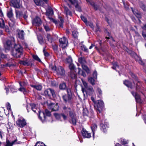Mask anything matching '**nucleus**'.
I'll list each match as a JSON object with an SVG mask.
<instances>
[{"label":"nucleus","mask_w":146,"mask_h":146,"mask_svg":"<svg viewBox=\"0 0 146 146\" xmlns=\"http://www.w3.org/2000/svg\"><path fill=\"white\" fill-rule=\"evenodd\" d=\"M11 90L13 93L17 91V90L15 89L14 87H11Z\"/></svg>","instance_id":"obj_55"},{"label":"nucleus","mask_w":146,"mask_h":146,"mask_svg":"<svg viewBox=\"0 0 146 146\" xmlns=\"http://www.w3.org/2000/svg\"><path fill=\"white\" fill-rule=\"evenodd\" d=\"M69 116L70 119L69 120V122L74 125H75L76 124V115L75 112L73 110L68 114Z\"/></svg>","instance_id":"obj_3"},{"label":"nucleus","mask_w":146,"mask_h":146,"mask_svg":"<svg viewBox=\"0 0 146 146\" xmlns=\"http://www.w3.org/2000/svg\"><path fill=\"white\" fill-rule=\"evenodd\" d=\"M94 78H95L96 79L97 78V73L96 71H94V72L93 74Z\"/></svg>","instance_id":"obj_61"},{"label":"nucleus","mask_w":146,"mask_h":146,"mask_svg":"<svg viewBox=\"0 0 146 146\" xmlns=\"http://www.w3.org/2000/svg\"><path fill=\"white\" fill-rule=\"evenodd\" d=\"M82 72L81 75H82L83 77H85L86 76V74L85 72L83 71H82L81 68H78V73L80 74V72Z\"/></svg>","instance_id":"obj_44"},{"label":"nucleus","mask_w":146,"mask_h":146,"mask_svg":"<svg viewBox=\"0 0 146 146\" xmlns=\"http://www.w3.org/2000/svg\"><path fill=\"white\" fill-rule=\"evenodd\" d=\"M20 63L21 64H23L24 65H27V66H29V64L27 62H25L23 61H21L20 62Z\"/></svg>","instance_id":"obj_59"},{"label":"nucleus","mask_w":146,"mask_h":146,"mask_svg":"<svg viewBox=\"0 0 146 146\" xmlns=\"http://www.w3.org/2000/svg\"><path fill=\"white\" fill-rule=\"evenodd\" d=\"M119 68L118 65L117 64V62H115L113 64V66L112 67V68L113 69L116 70V69Z\"/></svg>","instance_id":"obj_51"},{"label":"nucleus","mask_w":146,"mask_h":146,"mask_svg":"<svg viewBox=\"0 0 146 146\" xmlns=\"http://www.w3.org/2000/svg\"><path fill=\"white\" fill-rule=\"evenodd\" d=\"M61 116L62 117L64 120H66L67 118V116L65 115L64 113H61Z\"/></svg>","instance_id":"obj_62"},{"label":"nucleus","mask_w":146,"mask_h":146,"mask_svg":"<svg viewBox=\"0 0 146 146\" xmlns=\"http://www.w3.org/2000/svg\"><path fill=\"white\" fill-rule=\"evenodd\" d=\"M54 115L55 117L58 120H59L60 119L61 116V114H58V113H54Z\"/></svg>","instance_id":"obj_40"},{"label":"nucleus","mask_w":146,"mask_h":146,"mask_svg":"<svg viewBox=\"0 0 146 146\" xmlns=\"http://www.w3.org/2000/svg\"><path fill=\"white\" fill-rule=\"evenodd\" d=\"M88 81L92 85H94L95 84L94 80L93 78H88Z\"/></svg>","instance_id":"obj_43"},{"label":"nucleus","mask_w":146,"mask_h":146,"mask_svg":"<svg viewBox=\"0 0 146 146\" xmlns=\"http://www.w3.org/2000/svg\"><path fill=\"white\" fill-rule=\"evenodd\" d=\"M100 127L101 129L104 133H106V127L105 125L103 123L100 124Z\"/></svg>","instance_id":"obj_32"},{"label":"nucleus","mask_w":146,"mask_h":146,"mask_svg":"<svg viewBox=\"0 0 146 146\" xmlns=\"http://www.w3.org/2000/svg\"><path fill=\"white\" fill-rule=\"evenodd\" d=\"M13 48L11 52L13 56L16 58H20L23 55V47L19 44H16L15 43L14 38L10 36V47Z\"/></svg>","instance_id":"obj_1"},{"label":"nucleus","mask_w":146,"mask_h":146,"mask_svg":"<svg viewBox=\"0 0 146 146\" xmlns=\"http://www.w3.org/2000/svg\"><path fill=\"white\" fill-rule=\"evenodd\" d=\"M132 11L134 14L139 19L141 18V15L140 12L136 9H133L131 8Z\"/></svg>","instance_id":"obj_16"},{"label":"nucleus","mask_w":146,"mask_h":146,"mask_svg":"<svg viewBox=\"0 0 146 146\" xmlns=\"http://www.w3.org/2000/svg\"><path fill=\"white\" fill-rule=\"evenodd\" d=\"M66 84L64 82H62L60 84L59 86V88L60 90H64L66 88Z\"/></svg>","instance_id":"obj_26"},{"label":"nucleus","mask_w":146,"mask_h":146,"mask_svg":"<svg viewBox=\"0 0 146 146\" xmlns=\"http://www.w3.org/2000/svg\"><path fill=\"white\" fill-rule=\"evenodd\" d=\"M38 39L39 43L42 45L44 43V41L43 38L41 36H38Z\"/></svg>","instance_id":"obj_35"},{"label":"nucleus","mask_w":146,"mask_h":146,"mask_svg":"<svg viewBox=\"0 0 146 146\" xmlns=\"http://www.w3.org/2000/svg\"><path fill=\"white\" fill-rule=\"evenodd\" d=\"M62 108L64 112L67 115H68L72 110L70 108L68 107H67L65 106H63Z\"/></svg>","instance_id":"obj_17"},{"label":"nucleus","mask_w":146,"mask_h":146,"mask_svg":"<svg viewBox=\"0 0 146 146\" xmlns=\"http://www.w3.org/2000/svg\"><path fill=\"white\" fill-rule=\"evenodd\" d=\"M140 7L144 11H146V7L145 5L142 3L140 5Z\"/></svg>","instance_id":"obj_50"},{"label":"nucleus","mask_w":146,"mask_h":146,"mask_svg":"<svg viewBox=\"0 0 146 146\" xmlns=\"http://www.w3.org/2000/svg\"><path fill=\"white\" fill-rule=\"evenodd\" d=\"M38 111L39 112V115H38V118L41 121H42V118L40 116V114L41 113H42L43 116L44 117V119H45L46 118V116L45 115V113L44 112H41V111Z\"/></svg>","instance_id":"obj_37"},{"label":"nucleus","mask_w":146,"mask_h":146,"mask_svg":"<svg viewBox=\"0 0 146 146\" xmlns=\"http://www.w3.org/2000/svg\"><path fill=\"white\" fill-rule=\"evenodd\" d=\"M139 63L142 65H144V64L141 58H140L138 60Z\"/></svg>","instance_id":"obj_64"},{"label":"nucleus","mask_w":146,"mask_h":146,"mask_svg":"<svg viewBox=\"0 0 146 146\" xmlns=\"http://www.w3.org/2000/svg\"><path fill=\"white\" fill-rule=\"evenodd\" d=\"M123 84L128 88H129L131 89L133 88L132 83L128 80H125L123 81Z\"/></svg>","instance_id":"obj_19"},{"label":"nucleus","mask_w":146,"mask_h":146,"mask_svg":"<svg viewBox=\"0 0 146 146\" xmlns=\"http://www.w3.org/2000/svg\"><path fill=\"white\" fill-rule=\"evenodd\" d=\"M35 3L38 6H42L44 4L43 1L41 0H34Z\"/></svg>","instance_id":"obj_22"},{"label":"nucleus","mask_w":146,"mask_h":146,"mask_svg":"<svg viewBox=\"0 0 146 146\" xmlns=\"http://www.w3.org/2000/svg\"><path fill=\"white\" fill-rule=\"evenodd\" d=\"M67 0H65V2H67ZM72 5H74L77 11L80 12L81 11V8L79 5L78 2L77 0H68Z\"/></svg>","instance_id":"obj_6"},{"label":"nucleus","mask_w":146,"mask_h":146,"mask_svg":"<svg viewBox=\"0 0 146 146\" xmlns=\"http://www.w3.org/2000/svg\"><path fill=\"white\" fill-rule=\"evenodd\" d=\"M86 24L87 26H89L91 28L93 29H94V26L92 23L89 22H87Z\"/></svg>","instance_id":"obj_49"},{"label":"nucleus","mask_w":146,"mask_h":146,"mask_svg":"<svg viewBox=\"0 0 146 146\" xmlns=\"http://www.w3.org/2000/svg\"><path fill=\"white\" fill-rule=\"evenodd\" d=\"M53 14V10L50 8H49L46 12V15L47 16H50L52 15Z\"/></svg>","instance_id":"obj_25"},{"label":"nucleus","mask_w":146,"mask_h":146,"mask_svg":"<svg viewBox=\"0 0 146 146\" xmlns=\"http://www.w3.org/2000/svg\"><path fill=\"white\" fill-rule=\"evenodd\" d=\"M48 108L52 110V111H56L58 110L59 106L57 103H50L48 106Z\"/></svg>","instance_id":"obj_9"},{"label":"nucleus","mask_w":146,"mask_h":146,"mask_svg":"<svg viewBox=\"0 0 146 146\" xmlns=\"http://www.w3.org/2000/svg\"><path fill=\"white\" fill-rule=\"evenodd\" d=\"M45 112L46 115L48 116H50L51 115L50 112L48 110L46 109L45 110Z\"/></svg>","instance_id":"obj_52"},{"label":"nucleus","mask_w":146,"mask_h":146,"mask_svg":"<svg viewBox=\"0 0 146 146\" xmlns=\"http://www.w3.org/2000/svg\"><path fill=\"white\" fill-rule=\"evenodd\" d=\"M19 84L20 86V88L18 89L19 91L23 92L24 94H27L29 92L24 87L27 85V83L26 82L24 81L20 82Z\"/></svg>","instance_id":"obj_7"},{"label":"nucleus","mask_w":146,"mask_h":146,"mask_svg":"<svg viewBox=\"0 0 146 146\" xmlns=\"http://www.w3.org/2000/svg\"><path fill=\"white\" fill-rule=\"evenodd\" d=\"M67 94H64L62 96L64 102L66 104H71L72 102V95L70 88L66 89Z\"/></svg>","instance_id":"obj_2"},{"label":"nucleus","mask_w":146,"mask_h":146,"mask_svg":"<svg viewBox=\"0 0 146 146\" xmlns=\"http://www.w3.org/2000/svg\"><path fill=\"white\" fill-rule=\"evenodd\" d=\"M60 46L62 48H64L67 46L68 44V40L65 37H63L59 39Z\"/></svg>","instance_id":"obj_5"},{"label":"nucleus","mask_w":146,"mask_h":146,"mask_svg":"<svg viewBox=\"0 0 146 146\" xmlns=\"http://www.w3.org/2000/svg\"><path fill=\"white\" fill-rule=\"evenodd\" d=\"M69 67V68L70 70V71H75V66L72 63L70 64Z\"/></svg>","instance_id":"obj_34"},{"label":"nucleus","mask_w":146,"mask_h":146,"mask_svg":"<svg viewBox=\"0 0 146 146\" xmlns=\"http://www.w3.org/2000/svg\"><path fill=\"white\" fill-rule=\"evenodd\" d=\"M82 136L84 138H89L91 137V134L88 132L84 129H83L82 131Z\"/></svg>","instance_id":"obj_14"},{"label":"nucleus","mask_w":146,"mask_h":146,"mask_svg":"<svg viewBox=\"0 0 146 146\" xmlns=\"http://www.w3.org/2000/svg\"><path fill=\"white\" fill-rule=\"evenodd\" d=\"M50 92V96L51 95L53 98H55L56 97V95L54 89L51 88Z\"/></svg>","instance_id":"obj_41"},{"label":"nucleus","mask_w":146,"mask_h":146,"mask_svg":"<svg viewBox=\"0 0 146 146\" xmlns=\"http://www.w3.org/2000/svg\"><path fill=\"white\" fill-rule=\"evenodd\" d=\"M47 18L50 20L52 21L54 23L56 24L57 23V21H56L54 20L53 18L50 17L49 16H48Z\"/></svg>","instance_id":"obj_57"},{"label":"nucleus","mask_w":146,"mask_h":146,"mask_svg":"<svg viewBox=\"0 0 146 146\" xmlns=\"http://www.w3.org/2000/svg\"><path fill=\"white\" fill-rule=\"evenodd\" d=\"M82 66L83 70H85L87 73L88 74L90 73V71L89 69L87 66L84 64H82Z\"/></svg>","instance_id":"obj_31"},{"label":"nucleus","mask_w":146,"mask_h":146,"mask_svg":"<svg viewBox=\"0 0 146 146\" xmlns=\"http://www.w3.org/2000/svg\"><path fill=\"white\" fill-rule=\"evenodd\" d=\"M135 98L137 102H140L141 101L140 95L137 93H136V95L135 96Z\"/></svg>","instance_id":"obj_33"},{"label":"nucleus","mask_w":146,"mask_h":146,"mask_svg":"<svg viewBox=\"0 0 146 146\" xmlns=\"http://www.w3.org/2000/svg\"><path fill=\"white\" fill-rule=\"evenodd\" d=\"M17 124L21 128L23 127L26 125V122L24 119L21 120L19 119L17 121Z\"/></svg>","instance_id":"obj_11"},{"label":"nucleus","mask_w":146,"mask_h":146,"mask_svg":"<svg viewBox=\"0 0 146 146\" xmlns=\"http://www.w3.org/2000/svg\"><path fill=\"white\" fill-rule=\"evenodd\" d=\"M66 61L67 63L69 64L72 63V60L71 57L70 56H68L66 58Z\"/></svg>","instance_id":"obj_36"},{"label":"nucleus","mask_w":146,"mask_h":146,"mask_svg":"<svg viewBox=\"0 0 146 146\" xmlns=\"http://www.w3.org/2000/svg\"><path fill=\"white\" fill-rule=\"evenodd\" d=\"M82 82L85 89H86L87 87L88 86V85L86 81H84L82 80Z\"/></svg>","instance_id":"obj_60"},{"label":"nucleus","mask_w":146,"mask_h":146,"mask_svg":"<svg viewBox=\"0 0 146 146\" xmlns=\"http://www.w3.org/2000/svg\"><path fill=\"white\" fill-rule=\"evenodd\" d=\"M32 23L34 25L39 26L41 23V20L39 17H37L33 20Z\"/></svg>","instance_id":"obj_12"},{"label":"nucleus","mask_w":146,"mask_h":146,"mask_svg":"<svg viewBox=\"0 0 146 146\" xmlns=\"http://www.w3.org/2000/svg\"><path fill=\"white\" fill-rule=\"evenodd\" d=\"M94 107L97 112L100 113L104 107V103L102 100H98L94 105Z\"/></svg>","instance_id":"obj_4"},{"label":"nucleus","mask_w":146,"mask_h":146,"mask_svg":"<svg viewBox=\"0 0 146 146\" xmlns=\"http://www.w3.org/2000/svg\"><path fill=\"white\" fill-rule=\"evenodd\" d=\"M91 128L93 132V136L94 137V136L95 130L97 128V125L96 124H94L91 127Z\"/></svg>","instance_id":"obj_30"},{"label":"nucleus","mask_w":146,"mask_h":146,"mask_svg":"<svg viewBox=\"0 0 146 146\" xmlns=\"http://www.w3.org/2000/svg\"><path fill=\"white\" fill-rule=\"evenodd\" d=\"M121 144L124 145L128 143L127 141L124 139H123L121 140Z\"/></svg>","instance_id":"obj_58"},{"label":"nucleus","mask_w":146,"mask_h":146,"mask_svg":"<svg viewBox=\"0 0 146 146\" xmlns=\"http://www.w3.org/2000/svg\"><path fill=\"white\" fill-rule=\"evenodd\" d=\"M11 2L14 7L17 9L20 8L21 6L20 0H11Z\"/></svg>","instance_id":"obj_10"},{"label":"nucleus","mask_w":146,"mask_h":146,"mask_svg":"<svg viewBox=\"0 0 146 146\" xmlns=\"http://www.w3.org/2000/svg\"><path fill=\"white\" fill-rule=\"evenodd\" d=\"M97 91L98 93V97L100 98H101L102 97V91L99 88H98L97 89Z\"/></svg>","instance_id":"obj_42"},{"label":"nucleus","mask_w":146,"mask_h":146,"mask_svg":"<svg viewBox=\"0 0 146 146\" xmlns=\"http://www.w3.org/2000/svg\"><path fill=\"white\" fill-rule=\"evenodd\" d=\"M131 29L132 30V31L134 32L135 34V35L134 36L135 40L137 42H138L139 41V40L141 38V36L134 29H133V27H131Z\"/></svg>","instance_id":"obj_13"},{"label":"nucleus","mask_w":146,"mask_h":146,"mask_svg":"<svg viewBox=\"0 0 146 146\" xmlns=\"http://www.w3.org/2000/svg\"><path fill=\"white\" fill-rule=\"evenodd\" d=\"M78 61L79 62L82 64V65L84 64L86 62V61L84 57H81L79 58L78 59Z\"/></svg>","instance_id":"obj_27"},{"label":"nucleus","mask_w":146,"mask_h":146,"mask_svg":"<svg viewBox=\"0 0 146 146\" xmlns=\"http://www.w3.org/2000/svg\"><path fill=\"white\" fill-rule=\"evenodd\" d=\"M123 2L124 6V7L126 9H128L129 5L128 3L127 2H125L124 1H123Z\"/></svg>","instance_id":"obj_53"},{"label":"nucleus","mask_w":146,"mask_h":146,"mask_svg":"<svg viewBox=\"0 0 146 146\" xmlns=\"http://www.w3.org/2000/svg\"><path fill=\"white\" fill-rule=\"evenodd\" d=\"M31 86L37 90H40L42 88V86L41 85H31Z\"/></svg>","instance_id":"obj_28"},{"label":"nucleus","mask_w":146,"mask_h":146,"mask_svg":"<svg viewBox=\"0 0 146 146\" xmlns=\"http://www.w3.org/2000/svg\"><path fill=\"white\" fill-rule=\"evenodd\" d=\"M30 106H31L32 110H34V109H35V108H36V105L34 104H30Z\"/></svg>","instance_id":"obj_63"},{"label":"nucleus","mask_w":146,"mask_h":146,"mask_svg":"<svg viewBox=\"0 0 146 146\" xmlns=\"http://www.w3.org/2000/svg\"><path fill=\"white\" fill-rule=\"evenodd\" d=\"M50 88H49L46 89L44 91V94L45 95L47 96L48 97H50Z\"/></svg>","instance_id":"obj_29"},{"label":"nucleus","mask_w":146,"mask_h":146,"mask_svg":"<svg viewBox=\"0 0 146 146\" xmlns=\"http://www.w3.org/2000/svg\"><path fill=\"white\" fill-rule=\"evenodd\" d=\"M72 35L74 38H77L78 35V33L76 31H74L72 32Z\"/></svg>","instance_id":"obj_39"},{"label":"nucleus","mask_w":146,"mask_h":146,"mask_svg":"<svg viewBox=\"0 0 146 146\" xmlns=\"http://www.w3.org/2000/svg\"><path fill=\"white\" fill-rule=\"evenodd\" d=\"M24 32L23 30H19L18 32V36L20 39H23L24 38Z\"/></svg>","instance_id":"obj_21"},{"label":"nucleus","mask_w":146,"mask_h":146,"mask_svg":"<svg viewBox=\"0 0 146 146\" xmlns=\"http://www.w3.org/2000/svg\"><path fill=\"white\" fill-rule=\"evenodd\" d=\"M46 37L48 41L51 43L52 38L51 35L49 34H47Z\"/></svg>","instance_id":"obj_38"},{"label":"nucleus","mask_w":146,"mask_h":146,"mask_svg":"<svg viewBox=\"0 0 146 146\" xmlns=\"http://www.w3.org/2000/svg\"><path fill=\"white\" fill-rule=\"evenodd\" d=\"M130 74L132 78H134L136 81L137 82L139 81L137 77L134 74L132 73H131Z\"/></svg>","instance_id":"obj_48"},{"label":"nucleus","mask_w":146,"mask_h":146,"mask_svg":"<svg viewBox=\"0 0 146 146\" xmlns=\"http://www.w3.org/2000/svg\"><path fill=\"white\" fill-rule=\"evenodd\" d=\"M81 49L83 50H84V52H88V49L87 48L86 46H85L84 45H83L81 46Z\"/></svg>","instance_id":"obj_47"},{"label":"nucleus","mask_w":146,"mask_h":146,"mask_svg":"<svg viewBox=\"0 0 146 146\" xmlns=\"http://www.w3.org/2000/svg\"><path fill=\"white\" fill-rule=\"evenodd\" d=\"M81 18L85 24L87 23V22L86 19L84 16H81Z\"/></svg>","instance_id":"obj_56"},{"label":"nucleus","mask_w":146,"mask_h":146,"mask_svg":"<svg viewBox=\"0 0 146 146\" xmlns=\"http://www.w3.org/2000/svg\"><path fill=\"white\" fill-rule=\"evenodd\" d=\"M86 90L89 92L90 94H92L94 92V90L92 86H90L87 87L86 89H84L82 88V91L83 92H84V91L86 92Z\"/></svg>","instance_id":"obj_20"},{"label":"nucleus","mask_w":146,"mask_h":146,"mask_svg":"<svg viewBox=\"0 0 146 146\" xmlns=\"http://www.w3.org/2000/svg\"><path fill=\"white\" fill-rule=\"evenodd\" d=\"M83 114L84 116H87L88 114V110L86 108H84L83 110Z\"/></svg>","instance_id":"obj_45"},{"label":"nucleus","mask_w":146,"mask_h":146,"mask_svg":"<svg viewBox=\"0 0 146 146\" xmlns=\"http://www.w3.org/2000/svg\"><path fill=\"white\" fill-rule=\"evenodd\" d=\"M56 72L57 75L61 76H64L65 74V70L64 68L60 66L57 67Z\"/></svg>","instance_id":"obj_8"},{"label":"nucleus","mask_w":146,"mask_h":146,"mask_svg":"<svg viewBox=\"0 0 146 146\" xmlns=\"http://www.w3.org/2000/svg\"><path fill=\"white\" fill-rule=\"evenodd\" d=\"M64 9V11L66 14V16L67 17L68 15L72 16V13L69 10L68 8L66 6H64L63 7Z\"/></svg>","instance_id":"obj_18"},{"label":"nucleus","mask_w":146,"mask_h":146,"mask_svg":"<svg viewBox=\"0 0 146 146\" xmlns=\"http://www.w3.org/2000/svg\"><path fill=\"white\" fill-rule=\"evenodd\" d=\"M4 48L5 51L9 50V40H7L5 43H4Z\"/></svg>","instance_id":"obj_24"},{"label":"nucleus","mask_w":146,"mask_h":146,"mask_svg":"<svg viewBox=\"0 0 146 146\" xmlns=\"http://www.w3.org/2000/svg\"><path fill=\"white\" fill-rule=\"evenodd\" d=\"M70 76L72 79H76L77 77V74L75 71H70Z\"/></svg>","instance_id":"obj_23"},{"label":"nucleus","mask_w":146,"mask_h":146,"mask_svg":"<svg viewBox=\"0 0 146 146\" xmlns=\"http://www.w3.org/2000/svg\"><path fill=\"white\" fill-rule=\"evenodd\" d=\"M33 57L35 60H37L39 62H41V61L38 57L37 55H33Z\"/></svg>","instance_id":"obj_46"},{"label":"nucleus","mask_w":146,"mask_h":146,"mask_svg":"<svg viewBox=\"0 0 146 146\" xmlns=\"http://www.w3.org/2000/svg\"><path fill=\"white\" fill-rule=\"evenodd\" d=\"M141 82L139 81H138V82H137L136 86V92H140L143 94V93L141 91Z\"/></svg>","instance_id":"obj_15"},{"label":"nucleus","mask_w":146,"mask_h":146,"mask_svg":"<svg viewBox=\"0 0 146 146\" xmlns=\"http://www.w3.org/2000/svg\"><path fill=\"white\" fill-rule=\"evenodd\" d=\"M44 28L46 31H48L50 30V29L49 27L47 25H43Z\"/></svg>","instance_id":"obj_54"}]
</instances>
